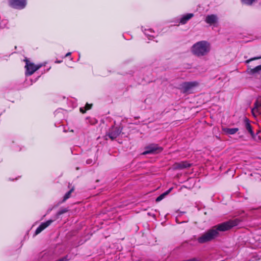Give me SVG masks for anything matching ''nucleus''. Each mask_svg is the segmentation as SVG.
I'll list each match as a JSON object with an SVG mask.
<instances>
[{
	"mask_svg": "<svg viewBox=\"0 0 261 261\" xmlns=\"http://www.w3.org/2000/svg\"><path fill=\"white\" fill-rule=\"evenodd\" d=\"M239 223L240 220L236 219L215 225L198 238L197 241L200 244L210 242L219 237L220 232L228 230L232 227L237 226Z\"/></svg>",
	"mask_w": 261,
	"mask_h": 261,
	"instance_id": "1",
	"label": "nucleus"
},
{
	"mask_svg": "<svg viewBox=\"0 0 261 261\" xmlns=\"http://www.w3.org/2000/svg\"><path fill=\"white\" fill-rule=\"evenodd\" d=\"M210 50V44L207 41H201L197 42L192 46L193 54L197 56L206 55Z\"/></svg>",
	"mask_w": 261,
	"mask_h": 261,
	"instance_id": "2",
	"label": "nucleus"
},
{
	"mask_svg": "<svg viewBox=\"0 0 261 261\" xmlns=\"http://www.w3.org/2000/svg\"><path fill=\"white\" fill-rule=\"evenodd\" d=\"M26 65L25 68H26L25 75L27 76L31 75L36 71L38 70L42 67V64L35 65L34 64L30 62L28 60H25Z\"/></svg>",
	"mask_w": 261,
	"mask_h": 261,
	"instance_id": "3",
	"label": "nucleus"
},
{
	"mask_svg": "<svg viewBox=\"0 0 261 261\" xmlns=\"http://www.w3.org/2000/svg\"><path fill=\"white\" fill-rule=\"evenodd\" d=\"M9 4L14 8L22 9L25 7L27 2L26 0H10Z\"/></svg>",
	"mask_w": 261,
	"mask_h": 261,
	"instance_id": "4",
	"label": "nucleus"
},
{
	"mask_svg": "<svg viewBox=\"0 0 261 261\" xmlns=\"http://www.w3.org/2000/svg\"><path fill=\"white\" fill-rule=\"evenodd\" d=\"M198 85V83L196 81L184 82L181 84V88L183 92L185 93Z\"/></svg>",
	"mask_w": 261,
	"mask_h": 261,
	"instance_id": "5",
	"label": "nucleus"
},
{
	"mask_svg": "<svg viewBox=\"0 0 261 261\" xmlns=\"http://www.w3.org/2000/svg\"><path fill=\"white\" fill-rule=\"evenodd\" d=\"M251 112L254 117L261 114V96L254 102V108L252 109Z\"/></svg>",
	"mask_w": 261,
	"mask_h": 261,
	"instance_id": "6",
	"label": "nucleus"
},
{
	"mask_svg": "<svg viewBox=\"0 0 261 261\" xmlns=\"http://www.w3.org/2000/svg\"><path fill=\"white\" fill-rule=\"evenodd\" d=\"M121 130L117 127H112L106 136H108L111 140L116 138L120 134Z\"/></svg>",
	"mask_w": 261,
	"mask_h": 261,
	"instance_id": "7",
	"label": "nucleus"
},
{
	"mask_svg": "<svg viewBox=\"0 0 261 261\" xmlns=\"http://www.w3.org/2000/svg\"><path fill=\"white\" fill-rule=\"evenodd\" d=\"M162 150V148L157 147L155 145H151L147 147L143 153V154L158 153Z\"/></svg>",
	"mask_w": 261,
	"mask_h": 261,
	"instance_id": "8",
	"label": "nucleus"
},
{
	"mask_svg": "<svg viewBox=\"0 0 261 261\" xmlns=\"http://www.w3.org/2000/svg\"><path fill=\"white\" fill-rule=\"evenodd\" d=\"M53 222V220H49L45 222L42 223L36 229L35 233V235H37L40 233L44 229L49 226Z\"/></svg>",
	"mask_w": 261,
	"mask_h": 261,
	"instance_id": "9",
	"label": "nucleus"
},
{
	"mask_svg": "<svg viewBox=\"0 0 261 261\" xmlns=\"http://www.w3.org/2000/svg\"><path fill=\"white\" fill-rule=\"evenodd\" d=\"M218 20V17L216 15L211 14L208 15L206 16L205 21L209 24H213L217 22Z\"/></svg>",
	"mask_w": 261,
	"mask_h": 261,
	"instance_id": "10",
	"label": "nucleus"
},
{
	"mask_svg": "<svg viewBox=\"0 0 261 261\" xmlns=\"http://www.w3.org/2000/svg\"><path fill=\"white\" fill-rule=\"evenodd\" d=\"M191 164L186 161H182L179 163H175L174 165V168L182 169L190 167Z\"/></svg>",
	"mask_w": 261,
	"mask_h": 261,
	"instance_id": "11",
	"label": "nucleus"
},
{
	"mask_svg": "<svg viewBox=\"0 0 261 261\" xmlns=\"http://www.w3.org/2000/svg\"><path fill=\"white\" fill-rule=\"evenodd\" d=\"M244 122L246 129L248 131L250 135L253 137L254 136V134L252 130L249 120L247 118L245 117L244 119Z\"/></svg>",
	"mask_w": 261,
	"mask_h": 261,
	"instance_id": "12",
	"label": "nucleus"
},
{
	"mask_svg": "<svg viewBox=\"0 0 261 261\" xmlns=\"http://www.w3.org/2000/svg\"><path fill=\"white\" fill-rule=\"evenodd\" d=\"M261 71V65L255 67L254 68H250L248 67L247 72L250 75H254L256 73H259Z\"/></svg>",
	"mask_w": 261,
	"mask_h": 261,
	"instance_id": "13",
	"label": "nucleus"
},
{
	"mask_svg": "<svg viewBox=\"0 0 261 261\" xmlns=\"http://www.w3.org/2000/svg\"><path fill=\"white\" fill-rule=\"evenodd\" d=\"M194 15L192 13H188L186 15H185L181 17L180 20V23L184 24L187 23V22L191 18L193 17Z\"/></svg>",
	"mask_w": 261,
	"mask_h": 261,
	"instance_id": "14",
	"label": "nucleus"
},
{
	"mask_svg": "<svg viewBox=\"0 0 261 261\" xmlns=\"http://www.w3.org/2000/svg\"><path fill=\"white\" fill-rule=\"evenodd\" d=\"M223 130L226 134L228 135H233L235 134L238 130V128H223Z\"/></svg>",
	"mask_w": 261,
	"mask_h": 261,
	"instance_id": "15",
	"label": "nucleus"
},
{
	"mask_svg": "<svg viewBox=\"0 0 261 261\" xmlns=\"http://www.w3.org/2000/svg\"><path fill=\"white\" fill-rule=\"evenodd\" d=\"M172 188H170L167 191L160 195L159 196H158L156 199V202H159L161 201L166 195H167L172 190Z\"/></svg>",
	"mask_w": 261,
	"mask_h": 261,
	"instance_id": "16",
	"label": "nucleus"
},
{
	"mask_svg": "<svg viewBox=\"0 0 261 261\" xmlns=\"http://www.w3.org/2000/svg\"><path fill=\"white\" fill-rule=\"evenodd\" d=\"M144 34L146 36L149 37H153L154 35V32L152 31L151 29L145 30Z\"/></svg>",
	"mask_w": 261,
	"mask_h": 261,
	"instance_id": "17",
	"label": "nucleus"
},
{
	"mask_svg": "<svg viewBox=\"0 0 261 261\" xmlns=\"http://www.w3.org/2000/svg\"><path fill=\"white\" fill-rule=\"evenodd\" d=\"M92 107V105L91 104H88V103H87L85 107L84 108H80V112L82 113H84L86 112V111L87 110H88L89 109H90Z\"/></svg>",
	"mask_w": 261,
	"mask_h": 261,
	"instance_id": "18",
	"label": "nucleus"
},
{
	"mask_svg": "<svg viewBox=\"0 0 261 261\" xmlns=\"http://www.w3.org/2000/svg\"><path fill=\"white\" fill-rule=\"evenodd\" d=\"M73 190H74V189L72 188L65 194V195L63 197V202L66 201L67 199H68L70 197L71 194L73 192Z\"/></svg>",
	"mask_w": 261,
	"mask_h": 261,
	"instance_id": "19",
	"label": "nucleus"
},
{
	"mask_svg": "<svg viewBox=\"0 0 261 261\" xmlns=\"http://www.w3.org/2000/svg\"><path fill=\"white\" fill-rule=\"evenodd\" d=\"M8 22L7 20H6V19L3 20L0 22V28L4 29L5 28H6L7 25L8 24Z\"/></svg>",
	"mask_w": 261,
	"mask_h": 261,
	"instance_id": "20",
	"label": "nucleus"
},
{
	"mask_svg": "<svg viewBox=\"0 0 261 261\" xmlns=\"http://www.w3.org/2000/svg\"><path fill=\"white\" fill-rule=\"evenodd\" d=\"M242 2L247 5H251L255 0H241Z\"/></svg>",
	"mask_w": 261,
	"mask_h": 261,
	"instance_id": "21",
	"label": "nucleus"
},
{
	"mask_svg": "<svg viewBox=\"0 0 261 261\" xmlns=\"http://www.w3.org/2000/svg\"><path fill=\"white\" fill-rule=\"evenodd\" d=\"M67 211H68V210L67 208L62 209L58 212L57 215L58 216H60V215L66 213Z\"/></svg>",
	"mask_w": 261,
	"mask_h": 261,
	"instance_id": "22",
	"label": "nucleus"
},
{
	"mask_svg": "<svg viewBox=\"0 0 261 261\" xmlns=\"http://www.w3.org/2000/svg\"><path fill=\"white\" fill-rule=\"evenodd\" d=\"M260 58H261V56L260 57L252 58H250V59L246 60L245 61V63L248 64L249 63H250L252 61L255 60H257V59H260Z\"/></svg>",
	"mask_w": 261,
	"mask_h": 261,
	"instance_id": "23",
	"label": "nucleus"
},
{
	"mask_svg": "<svg viewBox=\"0 0 261 261\" xmlns=\"http://www.w3.org/2000/svg\"><path fill=\"white\" fill-rule=\"evenodd\" d=\"M69 259V258H68V255H66L64 257L61 258H60L59 259L56 260V261H67Z\"/></svg>",
	"mask_w": 261,
	"mask_h": 261,
	"instance_id": "24",
	"label": "nucleus"
},
{
	"mask_svg": "<svg viewBox=\"0 0 261 261\" xmlns=\"http://www.w3.org/2000/svg\"><path fill=\"white\" fill-rule=\"evenodd\" d=\"M71 54V53L70 52H69L68 53H67L65 55V57H68L69 56H70V55Z\"/></svg>",
	"mask_w": 261,
	"mask_h": 261,
	"instance_id": "25",
	"label": "nucleus"
},
{
	"mask_svg": "<svg viewBox=\"0 0 261 261\" xmlns=\"http://www.w3.org/2000/svg\"><path fill=\"white\" fill-rule=\"evenodd\" d=\"M90 161H87V164H90Z\"/></svg>",
	"mask_w": 261,
	"mask_h": 261,
	"instance_id": "26",
	"label": "nucleus"
}]
</instances>
